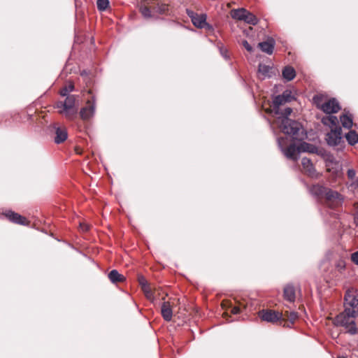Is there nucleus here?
Masks as SVG:
<instances>
[{
	"instance_id": "f257e3e1",
	"label": "nucleus",
	"mask_w": 358,
	"mask_h": 358,
	"mask_svg": "<svg viewBox=\"0 0 358 358\" xmlns=\"http://www.w3.org/2000/svg\"><path fill=\"white\" fill-rule=\"evenodd\" d=\"M287 103L283 96L278 95L273 101V109L266 110L273 115V124L275 125L284 134L292 136L295 140H302L305 136L301 124L288 118L292 112V108H286L282 110L280 107Z\"/></svg>"
},
{
	"instance_id": "f03ea898",
	"label": "nucleus",
	"mask_w": 358,
	"mask_h": 358,
	"mask_svg": "<svg viewBox=\"0 0 358 358\" xmlns=\"http://www.w3.org/2000/svg\"><path fill=\"white\" fill-rule=\"evenodd\" d=\"M278 146L286 156V157L292 159L296 160L297 155L301 152H308L313 153L315 152L316 148L313 145H310L308 143L303 142L299 143H290L289 145L287 137L286 138H279L278 139Z\"/></svg>"
},
{
	"instance_id": "7ed1b4c3",
	"label": "nucleus",
	"mask_w": 358,
	"mask_h": 358,
	"mask_svg": "<svg viewBox=\"0 0 358 358\" xmlns=\"http://www.w3.org/2000/svg\"><path fill=\"white\" fill-rule=\"evenodd\" d=\"M358 314L345 309L343 312L338 315L334 320V324L337 327H343L346 332L355 335L358 333V328L355 322V318Z\"/></svg>"
},
{
	"instance_id": "20e7f679",
	"label": "nucleus",
	"mask_w": 358,
	"mask_h": 358,
	"mask_svg": "<svg viewBox=\"0 0 358 358\" xmlns=\"http://www.w3.org/2000/svg\"><path fill=\"white\" fill-rule=\"evenodd\" d=\"M311 192L325 199L327 204L332 208L340 205L343 200V196L338 192L320 185H313Z\"/></svg>"
},
{
	"instance_id": "39448f33",
	"label": "nucleus",
	"mask_w": 358,
	"mask_h": 358,
	"mask_svg": "<svg viewBox=\"0 0 358 358\" xmlns=\"http://www.w3.org/2000/svg\"><path fill=\"white\" fill-rule=\"evenodd\" d=\"M313 102L317 108L327 114L336 113L341 109L336 99H329L323 94L314 96Z\"/></svg>"
},
{
	"instance_id": "423d86ee",
	"label": "nucleus",
	"mask_w": 358,
	"mask_h": 358,
	"mask_svg": "<svg viewBox=\"0 0 358 358\" xmlns=\"http://www.w3.org/2000/svg\"><path fill=\"white\" fill-rule=\"evenodd\" d=\"M76 98L73 95L68 96L63 104V110H59V113L64 114L69 119L73 118L77 113V108L75 107Z\"/></svg>"
},
{
	"instance_id": "0eeeda50",
	"label": "nucleus",
	"mask_w": 358,
	"mask_h": 358,
	"mask_svg": "<svg viewBox=\"0 0 358 358\" xmlns=\"http://www.w3.org/2000/svg\"><path fill=\"white\" fill-rule=\"evenodd\" d=\"M345 309L358 314V295L353 291H348L345 295Z\"/></svg>"
},
{
	"instance_id": "6e6552de",
	"label": "nucleus",
	"mask_w": 358,
	"mask_h": 358,
	"mask_svg": "<svg viewBox=\"0 0 358 358\" xmlns=\"http://www.w3.org/2000/svg\"><path fill=\"white\" fill-rule=\"evenodd\" d=\"M259 317L262 320L271 323L283 320L282 314L273 310H262L259 312Z\"/></svg>"
},
{
	"instance_id": "1a4fd4ad",
	"label": "nucleus",
	"mask_w": 358,
	"mask_h": 358,
	"mask_svg": "<svg viewBox=\"0 0 358 358\" xmlns=\"http://www.w3.org/2000/svg\"><path fill=\"white\" fill-rule=\"evenodd\" d=\"M188 16L191 18L193 24L198 28H207L208 29H211V27L206 22V15H199L195 13L192 10H187Z\"/></svg>"
},
{
	"instance_id": "9d476101",
	"label": "nucleus",
	"mask_w": 358,
	"mask_h": 358,
	"mask_svg": "<svg viewBox=\"0 0 358 358\" xmlns=\"http://www.w3.org/2000/svg\"><path fill=\"white\" fill-rule=\"evenodd\" d=\"M341 138V129L336 127L327 134L326 140L329 145L334 146L340 143Z\"/></svg>"
},
{
	"instance_id": "9b49d317",
	"label": "nucleus",
	"mask_w": 358,
	"mask_h": 358,
	"mask_svg": "<svg viewBox=\"0 0 358 358\" xmlns=\"http://www.w3.org/2000/svg\"><path fill=\"white\" fill-rule=\"evenodd\" d=\"M301 166L303 171L312 178H316L318 173L316 172L314 165L311 160L307 157L301 159Z\"/></svg>"
},
{
	"instance_id": "f8f14e48",
	"label": "nucleus",
	"mask_w": 358,
	"mask_h": 358,
	"mask_svg": "<svg viewBox=\"0 0 358 358\" xmlns=\"http://www.w3.org/2000/svg\"><path fill=\"white\" fill-rule=\"evenodd\" d=\"M94 103L91 101H87V106L83 108L80 111V117L84 120H88L94 115Z\"/></svg>"
},
{
	"instance_id": "ddd939ff",
	"label": "nucleus",
	"mask_w": 358,
	"mask_h": 358,
	"mask_svg": "<svg viewBox=\"0 0 358 358\" xmlns=\"http://www.w3.org/2000/svg\"><path fill=\"white\" fill-rule=\"evenodd\" d=\"M153 0H144L140 6V10L142 15L145 18L151 17V10L156 8L152 3Z\"/></svg>"
},
{
	"instance_id": "4468645a",
	"label": "nucleus",
	"mask_w": 358,
	"mask_h": 358,
	"mask_svg": "<svg viewBox=\"0 0 358 358\" xmlns=\"http://www.w3.org/2000/svg\"><path fill=\"white\" fill-rule=\"evenodd\" d=\"M161 313L166 321H171L173 316L172 306L169 301H164L162 304Z\"/></svg>"
},
{
	"instance_id": "2eb2a0df",
	"label": "nucleus",
	"mask_w": 358,
	"mask_h": 358,
	"mask_svg": "<svg viewBox=\"0 0 358 358\" xmlns=\"http://www.w3.org/2000/svg\"><path fill=\"white\" fill-rule=\"evenodd\" d=\"M327 169L328 171L331 172L336 177L342 176V166L337 162L330 161L327 164Z\"/></svg>"
},
{
	"instance_id": "dca6fc26",
	"label": "nucleus",
	"mask_w": 358,
	"mask_h": 358,
	"mask_svg": "<svg viewBox=\"0 0 358 358\" xmlns=\"http://www.w3.org/2000/svg\"><path fill=\"white\" fill-rule=\"evenodd\" d=\"M5 216L14 223L20 224L22 225L28 224L26 219L17 213L13 211H8L5 213Z\"/></svg>"
},
{
	"instance_id": "f3484780",
	"label": "nucleus",
	"mask_w": 358,
	"mask_h": 358,
	"mask_svg": "<svg viewBox=\"0 0 358 358\" xmlns=\"http://www.w3.org/2000/svg\"><path fill=\"white\" fill-rule=\"evenodd\" d=\"M274 45V40L273 38H268L266 41L259 43L258 44V47L261 49L262 52L271 55L273 53Z\"/></svg>"
},
{
	"instance_id": "a211bd4d",
	"label": "nucleus",
	"mask_w": 358,
	"mask_h": 358,
	"mask_svg": "<svg viewBox=\"0 0 358 358\" xmlns=\"http://www.w3.org/2000/svg\"><path fill=\"white\" fill-rule=\"evenodd\" d=\"M55 129L56 136L55 141L57 143L64 142L67 138V132L65 129L58 127L57 124L54 125Z\"/></svg>"
},
{
	"instance_id": "6ab92c4d",
	"label": "nucleus",
	"mask_w": 358,
	"mask_h": 358,
	"mask_svg": "<svg viewBox=\"0 0 358 358\" xmlns=\"http://www.w3.org/2000/svg\"><path fill=\"white\" fill-rule=\"evenodd\" d=\"M248 11V10L243 8L233 9L231 10V16L233 19L244 21Z\"/></svg>"
},
{
	"instance_id": "aec40b11",
	"label": "nucleus",
	"mask_w": 358,
	"mask_h": 358,
	"mask_svg": "<svg viewBox=\"0 0 358 358\" xmlns=\"http://www.w3.org/2000/svg\"><path fill=\"white\" fill-rule=\"evenodd\" d=\"M222 309L224 310L223 313L224 317L228 316V310L230 309V313L231 314H238L240 312V308L238 307L234 306L232 307L231 303L228 301H224L222 303Z\"/></svg>"
},
{
	"instance_id": "412c9836",
	"label": "nucleus",
	"mask_w": 358,
	"mask_h": 358,
	"mask_svg": "<svg viewBox=\"0 0 358 358\" xmlns=\"http://www.w3.org/2000/svg\"><path fill=\"white\" fill-rule=\"evenodd\" d=\"M340 120L342 126L345 129H350L353 125L352 118L351 115L345 112L341 117Z\"/></svg>"
},
{
	"instance_id": "4be33fe9",
	"label": "nucleus",
	"mask_w": 358,
	"mask_h": 358,
	"mask_svg": "<svg viewBox=\"0 0 358 358\" xmlns=\"http://www.w3.org/2000/svg\"><path fill=\"white\" fill-rule=\"evenodd\" d=\"M284 297L287 301L292 302L295 300V290L293 286L287 285L284 288Z\"/></svg>"
},
{
	"instance_id": "5701e85b",
	"label": "nucleus",
	"mask_w": 358,
	"mask_h": 358,
	"mask_svg": "<svg viewBox=\"0 0 358 358\" xmlns=\"http://www.w3.org/2000/svg\"><path fill=\"white\" fill-rule=\"evenodd\" d=\"M322 122L332 129L337 127L338 120L336 116H327L322 119Z\"/></svg>"
},
{
	"instance_id": "b1692460",
	"label": "nucleus",
	"mask_w": 358,
	"mask_h": 358,
	"mask_svg": "<svg viewBox=\"0 0 358 358\" xmlns=\"http://www.w3.org/2000/svg\"><path fill=\"white\" fill-rule=\"evenodd\" d=\"M110 280L113 282H123L125 280L124 275L120 274L117 271L113 270L108 273Z\"/></svg>"
},
{
	"instance_id": "393cba45",
	"label": "nucleus",
	"mask_w": 358,
	"mask_h": 358,
	"mask_svg": "<svg viewBox=\"0 0 358 358\" xmlns=\"http://www.w3.org/2000/svg\"><path fill=\"white\" fill-rule=\"evenodd\" d=\"M345 138L350 145H355L358 142V134L355 130H351L346 134Z\"/></svg>"
},
{
	"instance_id": "a878e982",
	"label": "nucleus",
	"mask_w": 358,
	"mask_h": 358,
	"mask_svg": "<svg viewBox=\"0 0 358 358\" xmlns=\"http://www.w3.org/2000/svg\"><path fill=\"white\" fill-rule=\"evenodd\" d=\"M295 75V71L292 67L286 66L282 71L283 78L287 80H292Z\"/></svg>"
},
{
	"instance_id": "bb28decb",
	"label": "nucleus",
	"mask_w": 358,
	"mask_h": 358,
	"mask_svg": "<svg viewBox=\"0 0 358 358\" xmlns=\"http://www.w3.org/2000/svg\"><path fill=\"white\" fill-rule=\"evenodd\" d=\"M152 3H153V6L156 8L155 9V11H156V12L164 13L168 9V5H166L165 3L159 4V3L157 2L155 0H153Z\"/></svg>"
},
{
	"instance_id": "cd10ccee",
	"label": "nucleus",
	"mask_w": 358,
	"mask_h": 358,
	"mask_svg": "<svg viewBox=\"0 0 358 358\" xmlns=\"http://www.w3.org/2000/svg\"><path fill=\"white\" fill-rule=\"evenodd\" d=\"M245 22L250 24H256L258 22L257 18L250 12L248 11V14L245 15V18L244 20Z\"/></svg>"
},
{
	"instance_id": "c85d7f7f",
	"label": "nucleus",
	"mask_w": 358,
	"mask_h": 358,
	"mask_svg": "<svg viewBox=\"0 0 358 358\" xmlns=\"http://www.w3.org/2000/svg\"><path fill=\"white\" fill-rule=\"evenodd\" d=\"M271 69L265 64H259V73L262 75L264 77L270 76V71Z\"/></svg>"
},
{
	"instance_id": "c756f323",
	"label": "nucleus",
	"mask_w": 358,
	"mask_h": 358,
	"mask_svg": "<svg viewBox=\"0 0 358 358\" xmlns=\"http://www.w3.org/2000/svg\"><path fill=\"white\" fill-rule=\"evenodd\" d=\"M74 89V86L71 83H69L67 85L63 87L60 91V94L62 96H66L69 92H72Z\"/></svg>"
},
{
	"instance_id": "7c9ffc66",
	"label": "nucleus",
	"mask_w": 358,
	"mask_h": 358,
	"mask_svg": "<svg viewBox=\"0 0 358 358\" xmlns=\"http://www.w3.org/2000/svg\"><path fill=\"white\" fill-rule=\"evenodd\" d=\"M96 5H97V8L99 10H101V11L106 10L107 7L109 5V1L108 0H97Z\"/></svg>"
},
{
	"instance_id": "2f4dec72",
	"label": "nucleus",
	"mask_w": 358,
	"mask_h": 358,
	"mask_svg": "<svg viewBox=\"0 0 358 358\" xmlns=\"http://www.w3.org/2000/svg\"><path fill=\"white\" fill-rule=\"evenodd\" d=\"M145 295L146 296V297L149 299H153V290H152V288L150 287V285H149L148 286H144L143 285V289Z\"/></svg>"
},
{
	"instance_id": "473e14b6",
	"label": "nucleus",
	"mask_w": 358,
	"mask_h": 358,
	"mask_svg": "<svg viewBox=\"0 0 358 358\" xmlns=\"http://www.w3.org/2000/svg\"><path fill=\"white\" fill-rule=\"evenodd\" d=\"M281 96H283L286 102H289L294 99L292 92L289 90H285Z\"/></svg>"
},
{
	"instance_id": "72a5a7b5",
	"label": "nucleus",
	"mask_w": 358,
	"mask_h": 358,
	"mask_svg": "<svg viewBox=\"0 0 358 358\" xmlns=\"http://www.w3.org/2000/svg\"><path fill=\"white\" fill-rule=\"evenodd\" d=\"M287 313V317L288 318V320L292 322V323H294V322L297 319L298 317V315L295 312H290V313H287Z\"/></svg>"
},
{
	"instance_id": "f704fd0d",
	"label": "nucleus",
	"mask_w": 358,
	"mask_h": 358,
	"mask_svg": "<svg viewBox=\"0 0 358 358\" xmlns=\"http://www.w3.org/2000/svg\"><path fill=\"white\" fill-rule=\"evenodd\" d=\"M347 174L349 179L353 180L356 176V172L354 169H348Z\"/></svg>"
},
{
	"instance_id": "c9c22d12",
	"label": "nucleus",
	"mask_w": 358,
	"mask_h": 358,
	"mask_svg": "<svg viewBox=\"0 0 358 358\" xmlns=\"http://www.w3.org/2000/svg\"><path fill=\"white\" fill-rule=\"evenodd\" d=\"M242 44L248 52H252L253 51L252 47L248 43L247 41H243Z\"/></svg>"
},
{
	"instance_id": "e433bc0d",
	"label": "nucleus",
	"mask_w": 358,
	"mask_h": 358,
	"mask_svg": "<svg viewBox=\"0 0 358 358\" xmlns=\"http://www.w3.org/2000/svg\"><path fill=\"white\" fill-rule=\"evenodd\" d=\"M352 261L357 265H358V250L351 255Z\"/></svg>"
},
{
	"instance_id": "4c0bfd02",
	"label": "nucleus",
	"mask_w": 358,
	"mask_h": 358,
	"mask_svg": "<svg viewBox=\"0 0 358 358\" xmlns=\"http://www.w3.org/2000/svg\"><path fill=\"white\" fill-rule=\"evenodd\" d=\"M220 52L224 58H225L226 59H228L229 55L227 54V50L225 48H224L223 47H220Z\"/></svg>"
},
{
	"instance_id": "58836bf2",
	"label": "nucleus",
	"mask_w": 358,
	"mask_h": 358,
	"mask_svg": "<svg viewBox=\"0 0 358 358\" xmlns=\"http://www.w3.org/2000/svg\"><path fill=\"white\" fill-rule=\"evenodd\" d=\"M139 283H140V285L141 286L142 289H143V285L144 286H148L149 285V284L148 283L147 280L145 278H141L139 279Z\"/></svg>"
},
{
	"instance_id": "ea45409f",
	"label": "nucleus",
	"mask_w": 358,
	"mask_h": 358,
	"mask_svg": "<svg viewBox=\"0 0 358 358\" xmlns=\"http://www.w3.org/2000/svg\"><path fill=\"white\" fill-rule=\"evenodd\" d=\"M63 104H64V102H58L57 103V105H56V108H58V109H60V110H63Z\"/></svg>"
},
{
	"instance_id": "a19ab883",
	"label": "nucleus",
	"mask_w": 358,
	"mask_h": 358,
	"mask_svg": "<svg viewBox=\"0 0 358 358\" xmlns=\"http://www.w3.org/2000/svg\"><path fill=\"white\" fill-rule=\"evenodd\" d=\"M337 266L339 268V269H343L345 267V264L344 262H341L338 264Z\"/></svg>"
},
{
	"instance_id": "79ce46f5",
	"label": "nucleus",
	"mask_w": 358,
	"mask_h": 358,
	"mask_svg": "<svg viewBox=\"0 0 358 358\" xmlns=\"http://www.w3.org/2000/svg\"><path fill=\"white\" fill-rule=\"evenodd\" d=\"M357 185H357V183L356 182H352L350 184V187H352V188H356L357 187Z\"/></svg>"
},
{
	"instance_id": "37998d69",
	"label": "nucleus",
	"mask_w": 358,
	"mask_h": 358,
	"mask_svg": "<svg viewBox=\"0 0 358 358\" xmlns=\"http://www.w3.org/2000/svg\"><path fill=\"white\" fill-rule=\"evenodd\" d=\"M355 222L356 224L358 226V211L356 213L355 215Z\"/></svg>"
},
{
	"instance_id": "c03bdc74",
	"label": "nucleus",
	"mask_w": 358,
	"mask_h": 358,
	"mask_svg": "<svg viewBox=\"0 0 358 358\" xmlns=\"http://www.w3.org/2000/svg\"><path fill=\"white\" fill-rule=\"evenodd\" d=\"M338 358H345V357H338Z\"/></svg>"
}]
</instances>
